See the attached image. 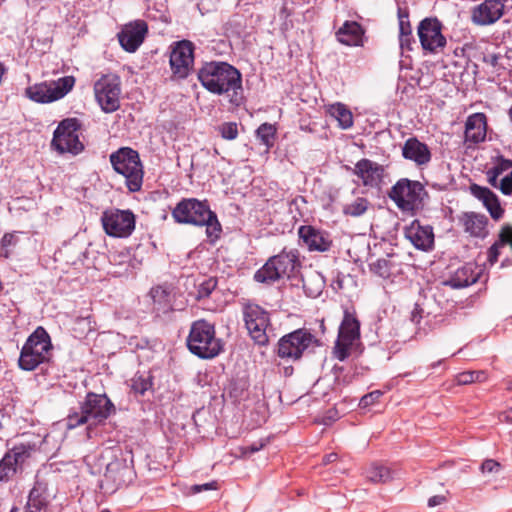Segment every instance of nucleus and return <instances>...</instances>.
<instances>
[{
  "instance_id": "57",
  "label": "nucleus",
  "mask_w": 512,
  "mask_h": 512,
  "mask_svg": "<svg viewBox=\"0 0 512 512\" xmlns=\"http://www.w3.org/2000/svg\"><path fill=\"white\" fill-rule=\"evenodd\" d=\"M322 286H323V281L320 280L318 288L313 293H311V296L316 297L317 295H319L321 292Z\"/></svg>"
},
{
  "instance_id": "33",
  "label": "nucleus",
  "mask_w": 512,
  "mask_h": 512,
  "mask_svg": "<svg viewBox=\"0 0 512 512\" xmlns=\"http://www.w3.org/2000/svg\"><path fill=\"white\" fill-rule=\"evenodd\" d=\"M326 112L338 122L341 129L347 130L353 126V114L343 103L337 102L328 105Z\"/></svg>"
},
{
  "instance_id": "36",
  "label": "nucleus",
  "mask_w": 512,
  "mask_h": 512,
  "mask_svg": "<svg viewBox=\"0 0 512 512\" xmlns=\"http://www.w3.org/2000/svg\"><path fill=\"white\" fill-rule=\"evenodd\" d=\"M366 478L371 483L379 484L392 480L393 476L390 468L383 465L372 464L366 470Z\"/></svg>"
},
{
  "instance_id": "56",
  "label": "nucleus",
  "mask_w": 512,
  "mask_h": 512,
  "mask_svg": "<svg viewBox=\"0 0 512 512\" xmlns=\"http://www.w3.org/2000/svg\"><path fill=\"white\" fill-rule=\"evenodd\" d=\"M337 457L338 456L336 453H330L324 457L323 461L325 464L332 463V462L336 461Z\"/></svg>"
},
{
  "instance_id": "4",
  "label": "nucleus",
  "mask_w": 512,
  "mask_h": 512,
  "mask_svg": "<svg viewBox=\"0 0 512 512\" xmlns=\"http://www.w3.org/2000/svg\"><path fill=\"white\" fill-rule=\"evenodd\" d=\"M113 413L115 406L106 394L87 393L80 403L79 410H71L65 419L67 429H75L87 424L90 437L92 427L103 424Z\"/></svg>"
},
{
  "instance_id": "1",
  "label": "nucleus",
  "mask_w": 512,
  "mask_h": 512,
  "mask_svg": "<svg viewBox=\"0 0 512 512\" xmlns=\"http://www.w3.org/2000/svg\"><path fill=\"white\" fill-rule=\"evenodd\" d=\"M84 462L91 474L100 475L103 473L100 488L105 493L111 494L124 486H128L136 477L132 457L117 446L107 447L91 453L85 456Z\"/></svg>"
},
{
  "instance_id": "11",
  "label": "nucleus",
  "mask_w": 512,
  "mask_h": 512,
  "mask_svg": "<svg viewBox=\"0 0 512 512\" xmlns=\"http://www.w3.org/2000/svg\"><path fill=\"white\" fill-rule=\"evenodd\" d=\"M97 103L105 113H112L120 108L121 81L115 74L102 75L94 83Z\"/></svg>"
},
{
  "instance_id": "16",
  "label": "nucleus",
  "mask_w": 512,
  "mask_h": 512,
  "mask_svg": "<svg viewBox=\"0 0 512 512\" xmlns=\"http://www.w3.org/2000/svg\"><path fill=\"white\" fill-rule=\"evenodd\" d=\"M194 63V45L188 40H182L175 44L170 54V66L172 73L179 79L186 78Z\"/></svg>"
},
{
  "instance_id": "22",
  "label": "nucleus",
  "mask_w": 512,
  "mask_h": 512,
  "mask_svg": "<svg viewBox=\"0 0 512 512\" xmlns=\"http://www.w3.org/2000/svg\"><path fill=\"white\" fill-rule=\"evenodd\" d=\"M404 159L413 162L417 167H426L432 159L430 148L417 137L408 138L402 146Z\"/></svg>"
},
{
  "instance_id": "51",
  "label": "nucleus",
  "mask_w": 512,
  "mask_h": 512,
  "mask_svg": "<svg viewBox=\"0 0 512 512\" xmlns=\"http://www.w3.org/2000/svg\"><path fill=\"white\" fill-rule=\"evenodd\" d=\"M423 309L420 308L418 304L415 305L414 309L411 312V321L415 324H419L422 319Z\"/></svg>"
},
{
  "instance_id": "26",
  "label": "nucleus",
  "mask_w": 512,
  "mask_h": 512,
  "mask_svg": "<svg viewBox=\"0 0 512 512\" xmlns=\"http://www.w3.org/2000/svg\"><path fill=\"white\" fill-rule=\"evenodd\" d=\"M364 28L356 21H345L336 31V39L346 46H363Z\"/></svg>"
},
{
  "instance_id": "49",
  "label": "nucleus",
  "mask_w": 512,
  "mask_h": 512,
  "mask_svg": "<svg viewBox=\"0 0 512 512\" xmlns=\"http://www.w3.org/2000/svg\"><path fill=\"white\" fill-rule=\"evenodd\" d=\"M216 489H218V483L216 481H211V482L205 483V484H197V485H193L191 487L192 493H200L202 491L216 490Z\"/></svg>"
},
{
  "instance_id": "20",
  "label": "nucleus",
  "mask_w": 512,
  "mask_h": 512,
  "mask_svg": "<svg viewBox=\"0 0 512 512\" xmlns=\"http://www.w3.org/2000/svg\"><path fill=\"white\" fill-rule=\"evenodd\" d=\"M504 8L501 0H484L472 9L471 19L479 26L491 25L503 16Z\"/></svg>"
},
{
  "instance_id": "32",
  "label": "nucleus",
  "mask_w": 512,
  "mask_h": 512,
  "mask_svg": "<svg viewBox=\"0 0 512 512\" xmlns=\"http://www.w3.org/2000/svg\"><path fill=\"white\" fill-rule=\"evenodd\" d=\"M39 447L35 442L23 441L16 444L12 449L9 450L11 456L14 459V465H17L19 469L36 453Z\"/></svg>"
},
{
  "instance_id": "17",
  "label": "nucleus",
  "mask_w": 512,
  "mask_h": 512,
  "mask_svg": "<svg viewBox=\"0 0 512 512\" xmlns=\"http://www.w3.org/2000/svg\"><path fill=\"white\" fill-rule=\"evenodd\" d=\"M488 183L504 195L512 194V160L498 156L486 171Z\"/></svg>"
},
{
  "instance_id": "61",
  "label": "nucleus",
  "mask_w": 512,
  "mask_h": 512,
  "mask_svg": "<svg viewBox=\"0 0 512 512\" xmlns=\"http://www.w3.org/2000/svg\"><path fill=\"white\" fill-rule=\"evenodd\" d=\"M303 286H304V288H306V287H307V283H306V281H304V282H303Z\"/></svg>"
},
{
  "instance_id": "14",
  "label": "nucleus",
  "mask_w": 512,
  "mask_h": 512,
  "mask_svg": "<svg viewBox=\"0 0 512 512\" xmlns=\"http://www.w3.org/2000/svg\"><path fill=\"white\" fill-rule=\"evenodd\" d=\"M244 321L250 337L258 345L269 341L267 329L270 325L269 314L258 305H247L244 309Z\"/></svg>"
},
{
  "instance_id": "27",
  "label": "nucleus",
  "mask_w": 512,
  "mask_h": 512,
  "mask_svg": "<svg viewBox=\"0 0 512 512\" xmlns=\"http://www.w3.org/2000/svg\"><path fill=\"white\" fill-rule=\"evenodd\" d=\"M471 191L476 198L482 201L494 220H499L503 217L504 209L501 207L499 199L494 192L476 184L471 186Z\"/></svg>"
},
{
  "instance_id": "41",
  "label": "nucleus",
  "mask_w": 512,
  "mask_h": 512,
  "mask_svg": "<svg viewBox=\"0 0 512 512\" xmlns=\"http://www.w3.org/2000/svg\"><path fill=\"white\" fill-rule=\"evenodd\" d=\"M152 387L151 378L149 376L136 374L131 379V390L139 395H144Z\"/></svg>"
},
{
  "instance_id": "58",
  "label": "nucleus",
  "mask_w": 512,
  "mask_h": 512,
  "mask_svg": "<svg viewBox=\"0 0 512 512\" xmlns=\"http://www.w3.org/2000/svg\"><path fill=\"white\" fill-rule=\"evenodd\" d=\"M497 59H498V57H497L496 55H492V56H491V63H492L493 65H495V64L497 63Z\"/></svg>"
},
{
  "instance_id": "3",
  "label": "nucleus",
  "mask_w": 512,
  "mask_h": 512,
  "mask_svg": "<svg viewBox=\"0 0 512 512\" xmlns=\"http://www.w3.org/2000/svg\"><path fill=\"white\" fill-rule=\"evenodd\" d=\"M172 217L178 224L206 227L207 237L214 242L219 239L222 228L217 215L213 212L206 200L184 198L172 210Z\"/></svg>"
},
{
  "instance_id": "10",
  "label": "nucleus",
  "mask_w": 512,
  "mask_h": 512,
  "mask_svg": "<svg viewBox=\"0 0 512 512\" xmlns=\"http://www.w3.org/2000/svg\"><path fill=\"white\" fill-rule=\"evenodd\" d=\"M74 76H64L55 81L42 82L29 86L26 96L37 103H51L66 96L75 85Z\"/></svg>"
},
{
  "instance_id": "39",
  "label": "nucleus",
  "mask_w": 512,
  "mask_h": 512,
  "mask_svg": "<svg viewBox=\"0 0 512 512\" xmlns=\"http://www.w3.org/2000/svg\"><path fill=\"white\" fill-rule=\"evenodd\" d=\"M19 468L14 465V459L8 451L0 460V481H7Z\"/></svg>"
},
{
  "instance_id": "19",
  "label": "nucleus",
  "mask_w": 512,
  "mask_h": 512,
  "mask_svg": "<svg viewBox=\"0 0 512 512\" xmlns=\"http://www.w3.org/2000/svg\"><path fill=\"white\" fill-rule=\"evenodd\" d=\"M147 33V23L144 20H136L124 25L117 36L121 47L129 53H133L143 43Z\"/></svg>"
},
{
  "instance_id": "12",
  "label": "nucleus",
  "mask_w": 512,
  "mask_h": 512,
  "mask_svg": "<svg viewBox=\"0 0 512 512\" xmlns=\"http://www.w3.org/2000/svg\"><path fill=\"white\" fill-rule=\"evenodd\" d=\"M317 345L318 340L313 334L306 329H298L279 340L277 354L282 359L297 360L305 350Z\"/></svg>"
},
{
  "instance_id": "28",
  "label": "nucleus",
  "mask_w": 512,
  "mask_h": 512,
  "mask_svg": "<svg viewBox=\"0 0 512 512\" xmlns=\"http://www.w3.org/2000/svg\"><path fill=\"white\" fill-rule=\"evenodd\" d=\"M486 137V116L475 113L467 118L465 125V140L474 144L480 143Z\"/></svg>"
},
{
  "instance_id": "47",
  "label": "nucleus",
  "mask_w": 512,
  "mask_h": 512,
  "mask_svg": "<svg viewBox=\"0 0 512 512\" xmlns=\"http://www.w3.org/2000/svg\"><path fill=\"white\" fill-rule=\"evenodd\" d=\"M500 469V464L492 459L485 460L481 465V471L483 473H493L498 472Z\"/></svg>"
},
{
  "instance_id": "50",
  "label": "nucleus",
  "mask_w": 512,
  "mask_h": 512,
  "mask_svg": "<svg viewBox=\"0 0 512 512\" xmlns=\"http://www.w3.org/2000/svg\"><path fill=\"white\" fill-rule=\"evenodd\" d=\"M264 446H265V443L262 442V441L255 442V443H253L251 445L245 446L243 448V455H251V454L261 450Z\"/></svg>"
},
{
  "instance_id": "35",
  "label": "nucleus",
  "mask_w": 512,
  "mask_h": 512,
  "mask_svg": "<svg viewBox=\"0 0 512 512\" xmlns=\"http://www.w3.org/2000/svg\"><path fill=\"white\" fill-rule=\"evenodd\" d=\"M272 258L274 259L276 265H278V269L281 272L282 278H289L294 272L296 266L299 264L296 253L292 251H283L278 255L272 256Z\"/></svg>"
},
{
  "instance_id": "60",
  "label": "nucleus",
  "mask_w": 512,
  "mask_h": 512,
  "mask_svg": "<svg viewBox=\"0 0 512 512\" xmlns=\"http://www.w3.org/2000/svg\"><path fill=\"white\" fill-rule=\"evenodd\" d=\"M10 512H17V508H13V509H11V511H10Z\"/></svg>"
},
{
  "instance_id": "30",
  "label": "nucleus",
  "mask_w": 512,
  "mask_h": 512,
  "mask_svg": "<svg viewBox=\"0 0 512 512\" xmlns=\"http://www.w3.org/2000/svg\"><path fill=\"white\" fill-rule=\"evenodd\" d=\"M26 512H48L49 500L46 488L36 483L31 489L25 506Z\"/></svg>"
},
{
  "instance_id": "45",
  "label": "nucleus",
  "mask_w": 512,
  "mask_h": 512,
  "mask_svg": "<svg viewBox=\"0 0 512 512\" xmlns=\"http://www.w3.org/2000/svg\"><path fill=\"white\" fill-rule=\"evenodd\" d=\"M383 395V393L380 391V390H375V391H372L366 395H364L361 399H360V403L359 405L363 408H366L368 406H371L373 405L374 403H376L379 398Z\"/></svg>"
},
{
  "instance_id": "2",
  "label": "nucleus",
  "mask_w": 512,
  "mask_h": 512,
  "mask_svg": "<svg viewBox=\"0 0 512 512\" xmlns=\"http://www.w3.org/2000/svg\"><path fill=\"white\" fill-rule=\"evenodd\" d=\"M198 79L209 92L217 95L232 92L230 102L239 105L242 100V77L239 70L226 62H208L198 71Z\"/></svg>"
},
{
  "instance_id": "8",
  "label": "nucleus",
  "mask_w": 512,
  "mask_h": 512,
  "mask_svg": "<svg viewBox=\"0 0 512 512\" xmlns=\"http://www.w3.org/2000/svg\"><path fill=\"white\" fill-rule=\"evenodd\" d=\"M425 195V188L419 181L407 178L398 180L388 193L389 198L403 212H414L420 209Z\"/></svg>"
},
{
  "instance_id": "24",
  "label": "nucleus",
  "mask_w": 512,
  "mask_h": 512,
  "mask_svg": "<svg viewBox=\"0 0 512 512\" xmlns=\"http://www.w3.org/2000/svg\"><path fill=\"white\" fill-rule=\"evenodd\" d=\"M406 238L419 250L427 251L434 243V233L431 226H421L414 221L405 231Z\"/></svg>"
},
{
  "instance_id": "43",
  "label": "nucleus",
  "mask_w": 512,
  "mask_h": 512,
  "mask_svg": "<svg viewBox=\"0 0 512 512\" xmlns=\"http://www.w3.org/2000/svg\"><path fill=\"white\" fill-rule=\"evenodd\" d=\"M18 242L17 236L15 233H5L1 239V252L0 254L4 256L5 258H8L10 255V252L8 248L10 246H15Z\"/></svg>"
},
{
  "instance_id": "48",
  "label": "nucleus",
  "mask_w": 512,
  "mask_h": 512,
  "mask_svg": "<svg viewBox=\"0 0 512 512\" xmlns=\"http://www.w3.org/2000/svg\"><path fill=\"white\" fill-rule=\"evenodd\" d=\"M456 382L459 385H467V384L474 383V372L466 371V372L459 373L456 376Z\"/></svg>"
},
{
  "instance_id": "55",
  "label": "nucleus",
  "mask_w": 512,
  "mask_h": 512,
  "mask_svg": "<svg viewBox=\"0 0 512 512\" xmlns=\"http://www.w3.org/2000/svg\"><path fill=\"white\" fill-rule=\"evenodd\" d=\"M474 372V382H482L486 378L485 373L483 371H473Z\"/></svg>"
},
{
  "instance_id": "54",
  "label": "nucleus",
  "mask_w": 512,
  "mask_h": 512,
  "mask_svg": "<svg viewBox=\"0 0 512 512\" xmlns=\"http://www.w3.org/2000/svg\"><path fill=\"white\" fill-rule=\"evenodd\" d=\"M500 421H504L507 423H512V407L508 410H505L499 415Z\"/></svg>"
},
{
  "instance_id": "52",
  "label": "nucleus",
  "mask_w": 512,
  "mask_h": 512,
  "mask_svg": "<svg viewBox=\"0 0 512 512\" xmlns=\"http://www.w3.org/2000/svg\"><path fill=\"white\" fill-rule=\"evenodd\" d=\"M444 502H446V497L445 496H443V495H435V496H432V497L429 498L428 506L429 507H435V506L443 504Z\"/></svg>"
},
{
  "instance_id": "40",
  "label": "nucleus",
  "mask_w": 512,
  "mask_h": 512,
  "mask_svg": "<svg viewBox=\"0 0 512 512\" xmlns=\"http://www.w3.org/2000/svg\"><path fill=\"white\" fill-rule=\"evenodd\" d=\"M369 267L372 273L383 279H387L391 275L392 263L388 259L379 258L370 263Z\"/></svg>"
},
{
  "instance_id": "38",
  "label": "nucleus",
  "mask_w": 512,
  "mask_h": 512,
  "mask_svg": "<svg viewBox=\"0 0 512 512\" xmlns=\"http://www.w3.org/2000/svg\"><path fill=\"white\" fill-rule=\"evenodd\" d=\"M256 135L262 144L265 145L267 149H269L274 144L276 128L272 124L263 123L256 130Z\"/></svg>"
},
{
  "instance_id": "62",
  "label": "nucleus",
  "mask_w": 512,
  "mask_h": 512,
  "mask_svg": "<svg viewBox=\"0 0 512 512\" xmlns=\"http://www.w3.org/2000/svg\"><path fill=\"white\" fill-rule=\"evenodd\" d=\"M4 0H0V3L3 2Z\"/></svg>"
},
{
  "instance_id": "18",
  "label": "nucleus",
  "mask_w": 512,
  "mask_h": 512,
  "mask_svg": "<svg viewBox=\"0 0 512 512\" xmlns=\"http://www.w3.org/2000/svg\"><path fill=\"white\" fill-rule=\"evenodd\" d=\"M421 46L424 50L435 52L446 45V38L442 34V24L437 18H425L417 30Z\"/></svg>"
},
{
  "instance_id": "44",
  "label": "nucleus",
  "mask_w": 512,
  "mask_h": 512,
  "mask_svg": "<svg viewBox=\"0 0 512 512\" xmlns=\"http://www.w3.org/2000/svg\"><path fill=\"white\" fill-rule=\"evenodd\" d=\"M221 136L226 140H234L238 136L237 124L234 122L224 123L219 127Z\"/></svg>"
},
{
  "instance_id": "37",
  "label": "nucleus",
  "mask_w": 512,
  "mask_h": 512,
  "mask_svg": "<svg viewBox=\"0 0 512 512\" xmlns=\"http://www.w3.org/2000/svg\"><path fill=\"white\" fill-rule=\"evenodd\" d=\"M370 203L364 197H357L351 203H347L343 206V214L351 217H359L366 213Z\"/></svg>"
},
{
  "instance_id": "59",
  "label": "nucleus",
  "mask_w": 512,
  "mask_h": 512,
  "mask_svg": "<svg viewBox=\"0 0 512 512\" xmlns=\"http://www.w3.org/2000/svg\"><path fill=\"white\" fill-rule=\"evenodd\" d=\"M509 117H510V120L512 121V106L509 109Z\"/></svg>"
},
{
  "instance_id": "13",
  "label": "nucleus",
  "mask_w": 512,
  "mask_h": 512,
  "mask_svg": "<svg viewBox=\"0 0 512 512\" xmlns=\"http://www.w3.org/2000/svg\"><path fill=\"white\" fill-rule=\"evenodd\" d=\"M101 222L105 233L115 238H126L135 229V216L130 210H106L102 214Z\"/></svg>"
},
{
  "instance_id": "7",
  "label": "nucleus",
  "mask_w": 512,
  "mask_h": 512,
  "mask_svg": "<svg viewBox=\"0 0 512 512\" xmlns=\"http://www.w3.org/2000/svg\"><path fill=\"white\" fill-rule=\"evenodd\" d=\"M110 163L116 173L123 176L130 192H138L143 184V165L139 153L130 147H121L110 154Z\"/></svg>"
},
{
  "instance_id": "21",
  "label": "nucleus",
  "mask_w": 512,
  "mask_h": 512,
  "mask_svg": "<svg viewBox=\"0 0 512 512\" xmlns=\"http://www.w3.org/2000/svg\"><path fill=\"white\" fill-rule=\"evenodd\" d=\"M384 167L377 162L363 158L354 167V174L357 175L364 186L376 188L383 181Z\"/></svg>"
},
{
  "instance_id": "31",
  "label": "nucleus",
  "mask_w": 512,
  "mask_h": 512,
  "mask_svg": "<svg viewBox=\"0 0 512 512\" xmlns=\"http://www.w3.org/2000/svg\"><path fill=\"white\" fill-rule=\"evenodd\" d=\"M510 246L512 250V226L505 224L498 233V238L487 251V260L493 265L498 261L500 249L504 246Z\"/></svg>"
},
{
  "instance_id": "42",
  "label": "nucleus",
  "mask_w": 512,
  "mask_h": 512,
  "mask_svg": "<svg viewBox=\"0 0 512 512\" xmlns=\"http://www.w3.org/2000/svg\"><path fill=\"white\" fill-rule=\"evenodd\" d=\"M217 286V280L215 278H209L202 282L197 291V299L209 297L210 294L215 290Z\"/></svg>"
},
{
  "instance_id": "15",
  "label": "nucleus",
  "mask_w": 512,
  "mask_h": 512,
  "mask_svg": "<svg viewBox=\"0 0 512 512\" xmlns=\"http://www.w3.org/2000/svg\"><path fill=\"white\" fill-rule=\"evenodd\" d=\"M360 336V324L354 315L345 311L339 327L338 339L334 347V355L344 361L350 354V348Z\"/></svg>"
},
{
  "instance_id": "6",
  "label": "nucleus",
  "mask_w": 512,
  "mask_h": 512,
  "mask_svg": "<svg viewBox=\"0 0 512 512\" xmlns=\"http://www.w3.org/2000/svg\"><path fill=\"white\" fill-rule=\"evenodd\" d=\"M52 349L48 332L42 326L37 327L21 349L19 367L25 371L35 370L39 365L50 360Z\"/></svg>"
},
{
  "instance_id": "53",
  "label": "nucleus",
  "mask_w": 512,
  "mask_h": 512,
  "mask_svg": "<svg viewBox=\"0 0 512 512\" xmlns=\"http://www.w3.org/2000/svg\"><path fill=\"white\" fill-rule=\"evenodd\" d=\"M399 41H400V46L402 49L406 48V49L410 50L411 49L410 45L412 42V34L407 35V36L399 34Z\"/></svg>"
},
{
  "instance_id": "23",
  "label": "nucleus",
  "mask_w": 512,
  "mask_h": 512,
  "mask_svg": "<svg viewBox=\"0 0 512 512\" xmlns=\"http://www.w3.org/2000/svg\"><path fill=\"white\" fill-rule=\"evenodd\" d=\"M298 234L309 251L326 252L332 246L329 233L318 230L313 226H301Z\"/></svg>"
},
{
  "instance_id": "29",
  "label": "nucleus",
  "mask_w": 512,
  "mask_h": 512,
  "mask_svg": "<svg viewBox=\"0 0 512 512\" xmlns=\"http://www.w3.org/2000/svg\"><path fill=\"white\" fill-rule=\"evenodd\" d=\"M478 273L475 272V269L472 264H466L460 268H458L448 280L445 281V285H448L452 288H463L467 287L477 281Z\"/></svg>"
},
{
  "instance_id": "5",
  "label": "nucleus",
  "mask_w": 512,
  "mask_h": 512,
  "mask_svg": "<svg viewBox=\"0 0 512 512\" xmlns=\"http://www.w3.org/2000/svg\"><path fill=\"white\" fill-rule=\"evenodd\" d=\"M188 350L201 359H212L222 349V341L216 337L215 327L206 320H197L191 324L186 340Z\"/></svg>"
},
{
  "instance_id": "9",
  "label": "nucleus",
  "mask_w": 512,
  "mask_h": 512,
  "mask_svg": "<svg viewBox=\"0 0 512 512\" xmlns=\"http://www.w3.org/2000/svg\"><path fill=\"white\" fill-rule=\"evenodd\" d=\"M81 127L77 118L62 120L53 133L51 146L60 154L70 153L77 155L84 150L83 143L79 140L78 131Z\"/></svg>"
},
{
  "instance_id": "46",
  "label": "nucleus",
  "mask_w": 512,
  "mask_h": 512,
  "mask_svg": "<svg viewBox=\"0 0 512 512\" xmlns=\"http://www.w3.org/2000/svg\"><path fill=\"white\" fill-rule=\"evenodd\" d=\"M399 34L402 35H411L412 28L408 19V14L402 15L399 14Z\"/></svg>"
},
{
  "instance_id": "25",
  "label": "nucleus",
  "mask_w": 512,
  "mask_h": 512,
  "mask_svg": "<svg viewBox=\"0 0 512 512\" xmlns=\"http://www.w3.org/2000/svg\"><path fill=\"white\" fill-rule=\"evenodd\" d=\"M459 223L471 237L484 239L488 235V219L485 215L465 212L459 217Z\"/></svg>"
},
{
  "instance_id": "34",
  "label": "nucleus",
  "mask_w": 512,
  "mask_h": 512,
  "mask_svg": "<svg viewBox=\"0 0 512 512\" xmlns=\"http://www.w3.org/2000/svg\"><path fill=\"white\" fill-rule=\"evenodd\" d=\"M281 278V272L272 257L254 274V280L264 284H272Z\"/></svg>"
}]
</instances>
